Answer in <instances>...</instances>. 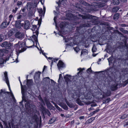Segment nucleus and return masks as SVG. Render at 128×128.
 Wrapping results in <instances>:
<instances>
[{
	"mask_svg": "<svg viewBox=\"0 0 128 128\" xmlns=\"http://www.w3.org/2000/svg\"><path fill=\"white\" fill-rule=\"evenodd\" d=\"M100 110V109H98L97 110L94 111L92 112H91L90 114V116H92L95 113L97 112H98Z\"/></svg>",
	"mask_w": 128,
	"mask_h": 128,
	"instance_id": "28",
	"label": "nucleus"
},
{
	"mask_svg": "<svg viewBox=\"0 0 128 128\" xmlns=\"http://www.w3.org/2000/svg\"><path fill=\"white\" fill-rule=\"evenodd\" d=\"M18 8H15V9H13V10L12 11V12L14 14L16 13V11L18 10Z\"/></svg>",
	"mask_w": 128,
	"mask_h": 128,
	"instance_id": "52",
	"label": "nucleus"
},
{
	"mask_svg": "<svg viewBox=\"0 0 128 128\" xmlns=\"http://www.w3.org/2000/svg\"><path fill=\"white\" fill-rule=\"evenodd\" d=\"M50 78L48 77H46L44 78V80L48 82H50Z\"/></svg>",
	"mask_w": 128,
	"mask_h": 128,
	"instance_id": "51",
	"label": "nucleus"
},
{
	"mask_svg": "<svg viewBox=\"0 0 128 128\" xmlns=\"http://www.w3.org/2000/svg\"><path fill=\"white\" fill-rule=\"evenodd\" d=\"M15 36L16 38L18 39H21L24 36V34L22 33L19 32H18L16 33Z\"/></svg>",
	"mask_w": 128,
	"mask_h": 128,
	"instance_id": "9",
	"label": "nucleus"
},
{
	"mask_svg": "<svg viewBox=\"0 0 128 128\" xmlns=\"http://www.w3.org/2000/svg\"><path fill=\"white\" fill-rule=\"evenodd\" d=\"M74 50L77 53L78 51L80 50L78 46H77L76 47L74 48Z\"/></svg>",
	"mask_w": 128,
	"mask_h": 128,
	"instance_id": "36",
	"label": "nucleus"
},
{
	"mask_svg": "<svg viewBox=\"0 0 128 128\" xmlns=\"http://www.w3.org/2000/svg\"><path fill=\"white\" fill-rule=\"evenodd\" d=\"M23 89V92L21 90V92L22 95V101L20 102V103L22 104L23 101H24L25 102H26V103H25V107L26 108V109L28 112H29V114H30V116H32L33 115L34 113V106L30 104L28 102H26V100L25 99V97L24 96V92L25 90L26 89V86L25 85H24L22 86Z\"/></svg>",
	"mask_w": 128,
	"mask_h": 128,
	"instance_id": "1",
	"label": "nucleus"
},
{
	"mask_svg": "<svg viewBox=\"0 0 128 128\" xmlns=\"http://www.w3.org/2000/svg\"><path fill=\"white\" fill-rule=\"evenodd\" d=\"M62 78V74H60L59 75V78L58 81L59 80H61Z\"/></svg>",
	"mask_w": 128,
	"mask_h": 128,
	"instance_id": "55",
	"label": "nucleus"
},
{
	"mask_svg": "<svg viewBox=\"0 0 128 128\" xmlns=\"http://www.w3.org/2000/svg\"><path fill=\"white\" fill-rule=\"evenodd\" d=\"M4 78L3 79V80L4 81H6V82L7 84L9 89L10 92H11V90L10 88V85L9 84V80H8V77L7 72H6L4 73Z\"/></svg>",
	"mask_w": 128,
	"mask_h": 128,
	"instance_id": "5",
	"label": "nucleus"
},
{
	"mask_svg": "<svg viewBox=\"0 0 128 128\" xmlns=\"http://www.w3.org/2000/svg\"><path fill=\"white\" fill-rule=\"evenodd\" d=\"M112 80V78L110 76H108L105 79L106 81L109 82Z\"/></svg>",
	"mask_w": 128,
	"mask_h": 128,
	"instance_id": "25",
	"label": "nucleus"
},
{
	"mask_svg": "<svg viewBox=\"0 0 128 128\" xmlns=\"http://www.w3.org/2000/svg\"><path fill=\"white\" fill-rule=\"evenodd\" d=\"M58 60V58H56V59H54L53 58V60H52V62H51V66L52 67V64L53 63V62H57Z\"/></svg>",
	"mask_w": 128,
	"mask_h": 128,
	"instance_id": "42",
	"label": "nucleus"
},
{
	"mask_svg": "<svg viewBox=\"0 0 128 128\" xmlns=\"http://www.w3.org/2000/svg\"><path fill=\"white\" fill-rule=\"evenodd\" d=\"M21 21L20 20H17L15 21V26L18 28H20V27Z\"/></svg>",
	"mask_w": 128,
	"mask_h": 128,
	"instance_id": "10",
	"label": "nucleus"
},
{
	"mask_svg": "<svg viewBox=\"0 0 128 128\" xmlns=\"http://www.w3.org/2000/svg\"><path fill=\"white\" fill-rule=\"evenodd\" d=\"M60 106L64 110H67L68 109V108L65 104H61Z\"/></svg>",
	"mask_w": 128,
	"mask_h": 128,
	"instance_id": "20",
	"label": "nucleus"
},
{
	"mask_svg": "<svg viewBox=\"0 0 128 128\" xmlns=\"http://www.w3.org/2000/svg\"><path fill=\"white\" fill-rule=\"evenodd\" d=\"M33 32L34 35L32 36V39L34 40L35 43H36L37 45L38 42L37 37L38 34V30L37 29L35 32Z\"/></svg>",
	"mask_w": 128,
	"mask_h": 128,
	"instance_id": "4",
	"label": "nucleus"
},
{
	"mask_svg": "<svg viewBox=\"0 0 128 128\" xmlns=\"http://www.w3.org/2000/svg\"><path fill=\"white\" fill-rule=\"evenodd\" d=\"M92 71V70H91V69L90 68H88L86 70V72L88 74H89Z\"/></svg>",
	"mask_w": 128,
	"mask_h": 128,
	"instance_id": "45",
	"label": "nucleus"
},
{
	"mask_svg": "<svg viewBox=\"0 0 128 128\" xmlns=\"http://www.w3.org/2000/svg\"><path fill=\"white\" fill-rule=\"evenodd\" d=\"M8 43V42L7 41L4 42L0 44V46L2 47H6L7 48Z\"/></svg>",
	"mask_w": 128,
	"mask_h": 128,
	"instance_id": "22",
	"label": "nucleus"
},
{
	"mask_svg": "<svg viewBox=\"0 0 128 128\" xmlns=\"http://www.w3.org/2000/svg\"><path fill=\"white\" fill-rule=\"evenodd\" d=\"M96 50L97 48L96 47V46L94 44L92 49V52H96Z\"/></svg>",
	"mask_w": 128,
	"mask_h": 128,
	"instance_id": "35",
	"label": "nucleus"
},
{
	"mask_svg": "<svg viewBox=\"0 0 128 128\" xmlns=\"http://www.w3.org/2000/svg\"><path fill=\"white\" fill-rule=\"evenodd\" d=\"M112 56L110 57L109 58H108V62H109V64L110 63H112Z\"/></svg>",
	"mask_w": 128,
	"mask_h": 128,
	"instance_id": "39",
	"label": "nucleus"
},
{
	"mask_svg": "<svg viewBox=\"0 0 128 128\" xmlns=\"http://www.w3.org/2000/svg\"><path fill=\"white\" fill-rule=\"evenodd\" d=\"M52 102L54 104H55V106L56 107V108L57 109V110H58L59 111H60L62 110V109L60 108L57 105H56V104L54 103V102Z\"/></svg>",
	"mask_w": 128,
	"mask_h": 128,
	"instance_id": "31",
	"label": "nucleus"
},
{
	"mask_svg": "<svg viewBox=\"0 0 128 128\" xmlns=\"http://www.w3.org/2000/svg\"><path fill=\"white\" fill-rule=\"evenodd\" d=\"M56 120L54 118H52L49 120V124H52Z\"/></svg>",
	"mask_w": 128,
	"mask_h": 128,
	"instance_id": "30",
	"label": "nucleus"
},
{
	"mask_svg": "<svg viewBox=\"0 0 128 128\" xmlns=\"http://www.w3.org/2000/svg\"><path fill=\"white\" fill-rule=\"evenodd\" d=\"M120 26L122 27H125L126 26H127V25H126L125 24H120Z\"/></svg>",
	"mask_w": 128,
	"mask_h": 128,
	"instance_id": "56",
	"label": "nucleus"
},
{
	"mask_svg": "<svg viewBox=\"0 0 128 128\" xmlns=\"http://www.w3.org/2000/svg\"><path fill=\"white\" fill-rule=\"evenodd\" d=\"M50 80L51 82V83L52 84H54L55 82L52 80L50 79Z\"/></svg>",
	"mask_w": 128,
	"mask_h": 128,
	"instance_id": "59",
	"label": "nucleus"
},
{
	"mask_svg": "<svg viewBox=\"0 0 128 128\" xmlns=\"http://www.w3.org/2000/svg\"><path fill=\"white\" fill-rule=\"evenodd\" d=\"M124 108H127L128 107V102H126L124 104Z\"/></svg>",
	"mask_w": 128,
	"mask_h": 128,
	"instance_id": "49",
	"label": "nucleus"
},
{
	"mask_svg": "<svg viewBox=\"0 0 128 128\" xmlns=\"http://www.w3.org/2000/svg\"><path fill=\"white\" fill-rule=\"evenodd\" d=\"M26 42H19L18 43L14 45V47L16 49V51L17 55V58L16 60V62H18V57L19 54L24 52L26 50Z\"/></svg>",
	"mask_w": 128,
	"mask_h": 128,
	"instance_id": "2",
	"label": "nucleus"
},
{
	"mask_svg": "<svg viewBox=\"0 0 128 128\" xmlns=\"http://www.w3.org/2000/svg\"><path fill=\"white\" fill-rule=\"evenodd\" d=\"M119 7L118 6H116L113 8L112 9V12H116L119 10Z\"/></svg>",
	"mask_w": 128,
	"mask_h": 128,
	"instance_id": "19",
	"label": "nucleus"
},
{
	"mask_svg": "<svg viewBox=\"0 0 128 128\" xmlns=\"http://www.w3.org/2000/svg\"><path fill=\"white\" fill-rule=\"evenodd\" d=\"M128 117V114H122V116L120 117V119H124L125 118Z\"/></svg>",
	"mask_w": 128,
	"mask_h": 128,
	"instance_id": "23",
	"label": "nucleus"
},
{
	"mask_svg": "<svg viewBox=\"0 0 128 128\" xmlns=\"http://www.w3.org/2000/svg\"><path fill=\"white\" fill-rule=\"evenodd\" d=\"M13 34L14 32L13 31L10 30L8 33V36H10L12 35Z\"/></svg>",
	"mask_w": 128,
	"mask_h": 128,
	"instance_id": "37",
	"label": "nucleus"
},
{
	"mask_svg": "<svg viewBox=\"0 0 128 128\" xmlns=\"http://www.w3.org/2000/svg\"><path fill=\"white\" fill-rule=\"evenodd\" d=\"M95 117L91 118L88 120V122L90 123L92 121L95 119Z\"/></svg>",
	"mask_w": 128,
	"mask_h": 128,
	"instance_id": "40",
	"label": "nucleus"
},
{
	"mask_svg": "<svg viewBox=\"0 0 128 128\" xmlns=\"http://www.w3.org/2000/svg\"><path fill=\"white\" fill-rule=\"evenodd\" d=\"M120 16V14L118 13H116V14L114 16V20H117L118 19Z\"/></svg>",
	"mask_w": 128,
	"mask_h": 128,
	"instance_id": "24",
	"label": "nucleus"
},
{
	"mask_svg": "<svg viewBox=\"0 0 128 128\" xmlns=\"http://www.w3.org/2000/svg\"><path fill=\"white\" fill-rule=\"evenodd\" d=\"M110 98H108L107 99H106L104 101L105 102V103H108V102H109L110 101Z\"/></svg>",
	"mask_w": 128,
	"mask_h": 128,
	"instance_id": "48",
	"label": "nucleus"
},
{
	"mask_svg": "<svg viewBox=\"0 0 128 128\" xmlns=\"http://www.w3.org/2000/svg\"><path fill=\"white\" fill-rule=\"evenodd\" d=\"M9 22L8 23L6 20H5L0 25V28L2 29L4 28L7 27V26L9 25Z\"/></svg>",
	"mask_w": 128,
	"mask_h": 128,
	"instance_id": "8",
	"label": "nucleus"
},
{
	"mask_svg": "<svg viewBox=\"0 0 128 128\" xmlns=\"http://www.w3.org/2000/svg\"><path fill=\"white\" fill-rule=\"evenodd\" d=\"M32 80H28L27 79L26 82V84L28 86H29L32 84Z\"/></svg>",
	"mask_w": 128,
	"mask_h": 128,
	"instance_id": "26",
	"label": "nucleus"
},
{
	"mask_svg": "<svg viewBox=\"0 0 128 128\" xmlns=\"http://www.w3.org/2000/svg\"><path fill=\"white\" fill-rule=\"evenodd\" d=\"M106 2V0H103L101 2H98V3H97V4L96 5V7L98 8L103 7L105 5V3Z\"/></svg>",
	"mask_w": 128,
	"mask_h": 128,
	"instance_id": "6",
	"label": "nucleus"
},
{
	"mask_svg": "<svg viewBox=\"0 0 128 128\" xmlns=\"http://www.w3.org/2000/svg\"><path fill=\"white\" fill-rule=\"evenodd\" d=\"M57 65L59 68H63L64 66V63L60 60L59 61Z\"/></svg>",
	"mask_w": 128,
	"mask_h": 128,
	"instance_id": "11",
	"label": "nucleus"
},
{
	"mask_svg": "<svg viewBox=\"0 0 128 128\" xmlns=\"http://www.w3.org/2000/svg\"><path fill=\"white\" fill-rule=\"evenodd\" d=\"M66 102L68 106L70 108H74V104L72 103H70L66 100Z\"/></svg>",
	"mask_w": 128,
	"mask_h": 128,
	"instance_id": "17",
	"label": "nucleus"
},
{
	"mask_svg": "<svg viewBox=\"0 0 128 128\" xmlns=\"http://www.w3.org/2000/svg\"><path fill=\"white\" fill-rule=\"evenodd\" d=\"M31 3L32 7L33 8H34L36 7L37 5V3L38 2H36V1L32 0Z\"/></svg>",
	"mask_w": 128,
	"mask_h": 128,
	"instance_id": "14",
	"label": "nucleus"
},
{
	"mask_svg": "<svg viewBox=\"0 0 128 128\" xmlns=\"http://www.w3.org/2000/svg\"><path fill=\"white\" fill-rule=\"evenodd\" d=\"M120 2L118 0H113L112 3L115 5H117L119 4Z\"/></svg>",
	"mask_w": 128,
	"mask_h": 128,
	"instance_id": "21",
	"label": "nucleus"
},
{
	"mask_svg": "<svg viewBox=\"0 0 128 128\" xmlns=\"http://www.w3.org/2000/svg\"><path fill=\"white\" fill-rule=\"evenodd\" d=\"M84 116H80L79 118L80 120L84 119Z\"/></svg>",
	"mask_w": 128,
	"mask_h": 128,
	"instance_id": "64",
	"label": "nucleus"
},
{
	"mask_svg": "<svg viewBox=\"0 0 128 128\" xmlns=\"http://www.w3.org/2000/svg\"><path fill=\"white\" fill-rule=\"evenodd\" d=\"M11 45H12V44L11 43H8V44H7V47H9L10 46H11Z\"/></svg>",
	"mask_w": 128,
	"mask_h": 128,
	"instance_id": "62",
	"label": "nucleus"
},
{
	"mask_svg": "<svg viewBox=\"0 0 128 128\" xmlns=\"http://www.w3.org/2000/svg\"><path fill=\"white\" fill-rule=\"evenodd\" d=\"M84 26V25H82V26H78L76 27V30L78 31V32H79V31L81 30V28H82V26Z\"/></svg>",
	"mask_w": 128,
	"mask_h": 128,
	"instance_id": "33",
	"label": "nucleus"
},
{
	"mask_svg": "<svg viewBox=\"0 0 128 128\" xmlns=\"http://www.w3.org/2000/svg\"><path fill=\"white\" fill-rule=\"evenodd\" d=\"M76 102L79 105L81 103V101L79 98H78L76 99Z\"/></svg>",
	"mask_w": 128,
	"mask_h": 128,
	"instance_id": "44",
	"label": "nucleus"
},
{
	"mask_svg": "<svg viewBox=\"0 0 128 128\" xmlns=\"http://www.w3.org/2000/svg\"><path fill=\"white\" fill-rule=\"evenodd\" d=\"M11 96L12 97V98L13 99L14 101L15 100H16L14 98V96L12 94V93L11 92Z\"/></svg>",
	"mask_w": 128,
	"mask_h": 128,
	"instance_id": "57",
	"label": "nucleus"
},
{
	"mask_svg": "<svg viewBox=\"0 0 128 128\" xmlns=\"http://www.w3.org/2000/svg\"><path fill=\"white\" fill-rule=\"evenodd\" d=\"M120 31H121V32H124V28H120Z\"/></svg>",
	"mask_w": 128,
	"mask_h": 128,
	"instance_id": "63",
	"label": "nucleus"
},
{
	"mask_svg": "<svg viewBox=\"0 0 128 128\" xmlns=\"http://www.w3.org/2000/svg\"><path fill=\"white\" fill-rule=\"evenodd\" d=\"M38 12L40 14V15H42V14L43 11L42 9H40L38 10Z\"/></svg>",
	"mask_w": 128,
	"mask_h": 128,
	"instance_id": "46",
	"label": "nucleus"
},
{
	"mask_svg": "<svg viewBox=\"0 0 128 128\" xmlns=\"http://www.w3.org/2000/svg\"><path fill=\"white\" fill-rule=\"evenodd\" d=\"M79 16H80L82 17V18L84 19H91L94 20L95 21L96 20V17L92 15L87 14L86 15H83L80 14H79Z\"/></svg>",
	"mask_w": 128,
	"mask_h": 128,
	"instance_id": "3",
	"label": "nucleus"
},
{
	"mask_svg": "<svg viewBox=\"0 0 128 128\" xmlns=\"http://www.w3.org/2000/svg\"><path fill=\"white\" fill-rule=\"evenodd\" d=\"M31 2H28L27 3L26 6V9L28 10H30L31 9V8H33L32 7Z\"/></svg>",
	"mask_w": 128,
	"mask_h": 128,
	"instance_id": "16",
	"label": "nucleus"
},
{
	"mask_svg": "<svg viewBox=\"0 0 128 128\" xmlns=\"http://www.w3.org/2000/svg\"><path fill=\"white\" fill-rule=\"evenodd\" d=\"M118 84L115 83L114 84H112L111 86V89L112 91L116 90L117 89Z\"/></svg>",
	"mask_w": 128,
	"mask_h": 128,
	"instance_id": "13",
	"label": "nucleus"
},
{
	"mask_svg": "<svg viewBox=\"0 0 128 128\" xmlns=\"http://www.w3.org/2000/svg\"><path fill=\"white\" fill-rule=\"evenodd\" d=\"M111 92L110 91H108L106 93V94L107 96H110L111 94Z\"/></svg>",
	"mask_w": 128,
	"mask_h": 128,
	"instance_id": "54",
	"label": "nucleus"
},
{
	"mask_svg": "<svg viewBox=\"0 0 128 128\" xmlns=\"http://www.w3.org/2000/svg\"><path fill=\"white\" fill-rule=\"evenodd\" d=\"M13 15H12L11 14H10V15L9 16V18H10L9 20H12V18H13Z\"/></svg>",
	"mask_w": 128,
	"mask_h": 128,
	"instance_id": "60",
	"label": "nucleus"
},
{
	"mask_svg": "<svg viewBox=\"0 0 128 128\" xmlns=\"http://www.w3.org/2000/svg\"><path fill=\"white\" fill-rule=\"evenodd\" d=\"M31 26L30 22L28 20H26L24 22V29L27 30L30 28Z\"/></svg>",
	"mask_w": 128,
	"mask_h": 128,
	"instance_id": "7",
	"label": "nucleus"
},
{
	"mask_svg": "<svg viewBox=\"0 0 128 128\" xmlns=\"http://www.w3.org/2000/svg\"><path fill=\"white\" fill-rule=\"evenodd\" d=\"M40 72H36V74H35L34 76V78H35V77L36 76H38V77H39L40 76Z\"/></svg>",
	"mask_w": 128,
	"mask_h": 128,
	"instance_id": "47",
	"label": "nucleus"
},
{
	"mask_svg": "<svg viewBox=\"0 0 128 128\" xmlns=\"http://www.w3.org/2000/svg\"><path fill=\"white\" fill-rule=\"evenodd\" d=\"M88 53V50L85 49H83L81 51V55H82L83 54H87Z\"/></svg>",
	"mask_w": 128,
	"mask_h": 128,
	"instance_id": "27",
	"label": "nucleus"
},
{
	"mask_svg": "<svg viewBox=\"0 0 128 128\" xmlns=\"http://www.w3.org/2000/svg\"><path fill=\"white\" fill-rule=\"evenodd\" d=\"M43 110V112L44 113L46 114H47L49 116H50L51 115V114L50 111L46 108H44Z\"/></svg>",
	"mask_w": 128,
	"mask_h": 128,
	"instance_id": "12",
	"label": "nucleus"
},
{
	"mask_svg": "<svg viewBox=\"0 0 128 128\" xmlns=\"http://www.w3.org/2000/svg\"><path fill=\"white\" fill-rule=\"evenodd\" d=\"M123 33L125 34H128V31L124 30Z\"/></svg>",
	"mask_w": 128,
	"mask_h": 128,
	"instance_id": "61",
	"label": "nucleus"
},
{
	"mask_svg": "<svg viewBox=\"0 0 128 128\" xmlns=\"http://www.w3.org/2000/svg\"><path fill=\"white\" fill-rule=\"evenodd\" d=\"M45 102L46 103L47 106L48 108L50 109H52V108L54 107L53 106L52 104L47 100H46Z\"/></svg>",
	"mask_w": 128,
	"mask_h": 128,
	"instance_id": "15",
	"label": "nucleus"
},
{
	"mask_svg": "<svg viewBox=\"0 0 128 128\" xmlns=\"http://www.w3.org/2000/svg\"><path fill=\"white\" fill-rule=\"evenodd\" d=\"M64 0H62L61 1L60 0H59L58 2H56V3L58 4V6H60V4H61L62 2Z\"/></svg>",
	"mask_w": 128,
	"mask_h": 128,
	"instance_id": "43",
	"label": "nucleus"
},
{
	"mask_svg": "<svg viewBox=\"0 0 128 128\" xmlns=\"http://www.w3.org/2000/svg\"><path fill=\"white\" fill-rule=\"evenodd\" d=\"M5 90H0V94L1 95L3 93V94H5Z\"/></svg>",
	"mask_w": 128,
	"mask_h": 128,
	"instance_id": "53",
	"label": "nucleus"
},
{
	"mask_svg": "<svg viewBox=\"0 0 128 128\" xmlns=\"http://www.w3.org/2000/svg\"><path fill=\"white\" fill-rule=\"evenodd\" d=\"M22 3L21 1H18L17 3V5L18 6H20L22 4Z\"/></svg>",
	"mask_w": 128,
	"mask_h": 128,
	"instance_id": "50",
	"label": "nucleus"
},
{
	"mask_svg": "<svg viewBox=\"0 0 128 128\" xmlns=\"http://www.w3.org/2000/svg\"><path fill=\"white\" fill-rule=\"evenodd\" d=\"M38 98L39 99V100H40L42 102H43L44 101L43 100L42 98L41 97V96H38Z\"/></svg>",
	"mask_w": 128,
	"mask_h": 128,
	"instance_id": "58",
	"label": "nucleus"
},
{
	"mask_svg": "<svg viewBox=\"0 0 128 128\" xmlns=\"http://www.w3.org/2000/svg\"><path fill=\"white\" fill-rule=\"evenodd\" d=\"M70 76H69L68 75L66 74L65 76H64V78L65 80L66 81H68L70 79L69 78L70 77Z\"/></svg>",
	"mask_w": 128,
	"mask_h": 128,
	"instance_id": "32",
	"label": "nucleus"
},
{
	"mask_svg": "<svg viewBox=\"0 0 128 128\" xmlns=\"http://www.w3.org/2000/svg\"><path fill=\"white\" fill-rule=\"evenodd\" d=\"M4 62V60L2 58H0V66H2Z\"/></svg>",
	"mask_w": 128,
	"mask_h": 128,
	"instance_id": "38",
	"label": "nucleus"
},
{
	"mask_svg": "<svg viewBox=\"0 0 128 128\" xmlns=\"http://www.w3.org/2000/svg\"><path fill=\"white\" fill-rule=\"evenodd\" d=\"M36 27L37 26L36 25H32V28H30V29H31L33 31H34L35 30V29H36V30H37V29H38H38H37L36 28Z\"/></svg>",
	"mask_w": 128,
	"mask_h": 128,
	"instance_id": "34",
	"label": "nucleus"
},
{
	"mask_svg": "<svg viewBox=\"0 0 128 128\" xmlns=\"http://www.w3.org/2000/svg\"><path fill=\"white\" fill-rule=\"evenodd\" d=\"M80 3L84 5L88 6V4L84 0H81Z\"/></svg>",
	"mask_w": 128,
	"mask_h": 128,
	"instance_id": "29",
	"label": "nucleus"
},
{
	"mask_svg": "<svg viewBox=\"0 0 128 128\" xmlns=\"http://www.w3.org/2000/svg\"><path fill=\"white\" fill-rule=\"evenodd\" d=\"M85 69V68H82V69L81 68H79L78 69V70H80V71L79 72L77 73V74L78 75L80 73V72H82L83 70H84Z\"/></svg>",
	"mask_w": 128,
	"mask_h": 128,
	"instance_id": "41",
	"label": "nucleus"
},
{
	"mask_svg": "<svg viewBox=\"0 0 128 128\" xmlns=\"http://www.w3.org/2000/svg\"><path fill=\"white\" fill-rule=\"evenodd\" d=\"M66 22H61L60 25V27L62 30L66 26Z\"/></svg>",
	"mask_w": 128,
	"mask_h": 128,
	"instance_id": "18",
	"label": "nucleus"
}]
</instances>
